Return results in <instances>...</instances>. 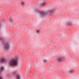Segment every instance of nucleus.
Returning <instances> with one entry per match:
<instances>
[{
    "mask_svg": "<svg viewBox=\"0 0 79 79\" xmlns=\"http://www.w3.org/2000/svg\"><path fill=\"white\" fill-rule=\"evenodd\" d=\"M18 60L19 57L18 56L14 58V59L10 60L8 63V64L10 66H17L18 65Z\"/></svg>",
    "mask_w": 79,
    "mask_h": 79,
    "instance_id": "f257e3e1",
    "label": "nucleus"
},
{
    "mask_svg": "<svg viewBox=\"0 0 79 79\" xmlns=\"http://www.w3.org/2000/svg\"><path fill=\"white\" fill-rule=\"evenodd\" d=\"M38 15L40 16H41V17H43V16H44L45 15V14L42 11H40L38 13Z\"/></svg>",
    "mask_w": 79,
    "mask_h": 79,
    "instance_id": "f03ea898",
    "label": "nucleus"
},
{
    "mask_svg": "<svg viewBox=\"0 0 79 79\" xmlns=\"http://www.w3.org/2000/svg\"><path fill=\"white\" fill-rule=\"evenodd\" d=\"M3 49L4 50H8L9 48V45L8 44H6L4 45L3 47Z\"/></svg>",
    "mask_w": 79,
    "mask_h": 79,
    "instance_id": "7ed1b4c3",
    "label": "nucleus"
},
{
    "mask_svg": "<svg viewBox=\"0 0 79 79\" xmlns=\"http://www.w3.org/2000/svg\"><path fill=\"white\" fill-rule=\"evenodd\" d=\"M63 59V57H59L56 59V61H62V60Z\"/></svg>",
    "mask_w": 79,
    "mask_h": 79,
    "instance_id": "20e7f679",
    "label": "nucleus"
},
{
    "mask_svg": "<svg viewBox=\"0 0 79 79\" xmlns=\"http://www.w3.org/2000/svg\"><path fill=\"white\" fill-rule=\"evenodd\" d=\"M16 73H17V70H15L12 72V74L13 75H14L16 74Z\"/></svg>",
    "mask_w": 79,
    "mask_h": 79,
    "instance_id": "39448f33",
    "label": "nucleus"
},
{
    "mask_svg": "<svg viewBox=\"0 0 79 79\" xmlns=\"http://www.w3.org/2000/svg\"><path fill=\"white\" fill-rule=\"evenodd\" d=\"M54 12L55 10H52L49 11V14H51V13H52V14H53V13H54Z\"/></svg>",
    "mask_w": 79,
    "mask_h": 79,
    "instance_id": "423d86ee",
    "label": "nucleus"
},
{
    "mask_svg": "<svg viewBox=\"0 0 79 79\" xmlns=\"http://www.w3.org/2000/svg\"><path fill=\"white\" fill-rule=\"evenodd\" d=\"M20 4L22 6H24L25 4V2L24 1H22L20 2Z\"/></svg>",
    "mask_w": 79,
    "mask_h": 79,
    "instance_id": "0eeeda50",
    "label": "nucleus"
},
{
    "mask_svg": "<svg viewBox=\"0 0 79 79\" xmlns=\"http://www.w3.org/2000/svg\"><path fill=\"white\" fill-rule=\"evenodd\" d=\"M0 62H2V63H5V59L4 58L1 59L0 60Z\"/></svg>",
    "mask_w": 79,
    "mask_h": 79,
    "instance_id": "6e6552de",
    "label": "nucleus"
},
{
    "mask_svg": "<svg viewBox=\"0 0 79 79\" xmlns=\"http://www.w3.org/2000/svg\"><path fill=\"white\" fill-rule=\"evenodd\" d=\"M4 70V67H3L2 66L1 67V69H0V73L1 72H2V71H3Z\"/></svg>",
    "mask_w": 79,
    "mask_h": 79,
    "instance_id": "1a4fd4ad",
    "label": "nucleus"
},
{
    "mask_svg": "<svg viewBox=\"0 0 79 79\" xmlns=\"http://www.w3.org/2000/svg\"><path fill=\"white\" fill-rule=\"evenodd\" d=\"M65 24L67 25H71V24L69 22H67Z\"/></svg>",
    "mask_w": 79,
    "mask_h": 79,
    "instance_id": "9d476101",
    "label": "nucleus"
},
{
    "mask_svg": "<svg viewBox=\"0 0 79 79\" xmlns=\"http://www.w3.org/2000/svg\"><path fill=\"white\" fill-rule=\"evenodd\" d=\"M69 73H73L74 72V71L73 70H70L69 71Z\"/></svg>",
    "mask_w": 79,
    "mask_h": 79,
    "instance_id": "9b49d317",
    "label": "nucleus"
},
{
    "mask_svg": "<svg viewBox=\"0 0 79 79\" xmlns=\"http://www.w3.org/2000/svg\"><path fill=\"white\" fill-rule=\"evenodd\" d=\"M19 77H20V76H19V75H18L16 77V79H19Z\"/></svg>",
    "mask_w": 79,
    "mask_h": 79,
    "instance_id": "f8f14e48",
    "label": "nucleus"
},
{
    "mask_svg": "<svg viewBox=\"0 0 79 79\" xmlns=\"http://www.w3.org/2000/svg\"><path fill=\"white\" fill-rule=\"evenodd\" d=\"M40 31V30H37L36 31V33H39Z\"/></svg>",
    "mask_w": 79,
    "mask_h": 79,
    "instance_id": "ddd939ff",
    "label": "nucleus"
},
{
    "mask_svg": "<svg viewBox=\"0 0 79 79\" xmlns=\"http://www.w3.org/2000/svg\"><path fill=\"white\" fill-rule=\"evenodd\" d=\"M43 62H46V61H47V60L44 59L43 60Z\"/></svg>",
    "mask_w": 79,
    "mask_h": 79,
    "instance_id": "4468645a",
    "label": "nucleus"
},
{
    "mask_svg": "<svg viewBox=\"0 0 79 79\" xmlns=\"http://www.w3.org/2000/svg\"><path fill=\"white\" fill-rule=\"evenodd\" d=\"M44 4H45V3L44 2L43 3L42 5H44Z\"/></svg>",
    "mask_w": 79,
    "mask_h": 79,
    "instance_id": "2eb2a0df",
    "label": "nucleus"
},
{
    "mask_svg": "<svg viewBox=\"0 0 79 79\" xmlns=\"http://www.w3.org/2000/svg\"><path fill=\"white\" fill-rule=\"evenodd\" d=\"M0 79H2V78L0 77Z\"/></svg>",
    "mask_w": 79,
    "mask_h": 79,
    "instance_id": "dca6fc26",
    "label": "nucleus"
},
{
    "mask_svg": "<svg viewBox=\"0 0 79 79\" xmlns=\"http://www.w3.org/2000/svg\"><path fill=\"white\" fill-rule=\"evenodd\" d=\"M0 27H1V24H0Z\"/></svg>",
    "mask_w": 79,
    "mask_h": 79,
    "instance_id": "f3484780",
    "label": "nucleus"
},
{
    "mask_svg": "<svg viewBox=\"0 0 79 79\" xmlns=\"http://www.w3.org/2000/svg\"><path fill=\"white\" fill-rule=\"evenodd\" d=\"M2 39V38H0V40Z\"/></svg>",
    "mask_w": 79,
    "mask_h": 79,
    "instance_id": "a211bd4d",
    "label": "nucleus"
}]
</instances>
